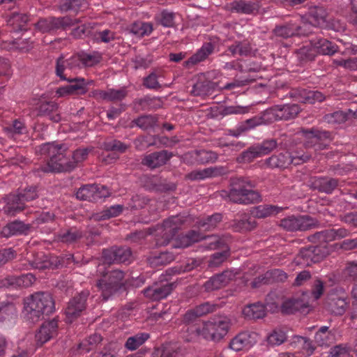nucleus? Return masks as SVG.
<instances>
[{
	"mask_svg": "<svg viewBox=\"0 0 357 357\" xmlns=\"http://www.w3.org/2000/svg\"><path fill=\"white\" fill-rule=\"evenodd\" d=\"M24 314L26 321L36 323L54 312V301L48 292H36L24 299Z\"/></svg>",
	"mask_w": 357,
	"mask_h": 357,
	"instance_id": "1",
	"label": "nucleus"
},
{
	"mask_svg": "<svg viewBox=\"0 0 357 357\" xmlns=\"http://www.w3.org/2000/svg\"><path fill=\"white\" fill-rule=\"evenodd\" d=\"M124 276L122 271L116 269L106 273L98 280L96 286L101 291V296L105 301L116 295L124 288Z\"/></svg>",
	"mask_w": 357,
	"mask_h": 357,
	"instance_id": "2",
	"label": "nucleus"
},
{
	"mask_svg": "<svg viewBox=\"0 0 357 357\" xmlns=\"http://www.w3.org/2000/svg\"><path fill=\"white\" fill-rule=\"evenodd\" d=\"M73 256L68 255L66 256L46 255L43 252L35 254L31 259L28 260V264H25V269H54L67 266L70 264Z\"/></svg>",
	"mask_w": 357,
	"mask_h": 357,
	"instance_id": "3",
	"label": "nucleus"
},
{
	"mask_svg": "<svg viewBox=\"0 0 357 357\" xmlns=\"http://www.w3.org/2000/svg\"><path fill=\"white\" fill-rule=\"evenodd\" d=\"M183 221L178 216H172L163 221L161 225L156 228L157 245H166L176 236L180 229Z\"/></svg>",
	"mask_w": 357,
	"mask_h": 357,
	"instance_id": "4",
	"label": "nucleus"
},
{
	"mask_svg": "<svg viewBox=\"0 0 357 357\" xmlns=\"http://www.w3.org/2000/svg\"><path fill=\"white\" fill-rule=\"evenodd\" d=\"M210 238L209 243L211 249L219 248L224 243L222 238L217 236H204L202 233L195 230H190L185 234L179 236L173 243V248H187L203 239Z\"/></svg>",
	"mask_w": 357,
	"mask_h": 357,
	"instance_id": "5",
	"label": "nucleus"
},
{
	"mask_svg": "<svg viewBox=\"0 0 357 357\" xmlns=\"http://www.w3.org/2000/svg\"><path fill=\"white\" fill-rule=\"evenodd\" d=\"M331 249L327 244H319L303 248L296 256V260L298 264L310 266L323 260L330 253Z\"/></svg>",
	"mask_w": 357,
	"mask_h": 357,
	"instance_id": "6",
	"label": "nucleus"
},
{
	"mask_svg": "<svg viewBox=\"0 0 357 357\" xmlns=\"http://www.w3.org/2000/svg\"><path fill=\"white\" fill-rule=\"evenodd\" d=\"M67 147L62 144H56L55 142H49L43 144L40 147V152L42 155H47L50 159L47 165L42 167L41 169L44 172H48V170H62L66 169L68 166H63L56 163V157L60 153L66 152Z\"/></svg>",
	"mask_w": 357,
	"mask_h": 357,
	"instance_id": "7",
	"label": "nucleus"
},
{
	"mask_svg": "<svg viewBox=\"0 0 357 357\" xmlns=\"http://www.w3.org/2000/svg\"><path fill=\"white\" fill-rule=\"evenodd\" d=\"M319 222L309 215H291L280 220V226L287 231H307L318 226Z\"/></svg>",
	"mask_w": 357,
	"mask_h": 357,
	"instance_id": "8",
	"label": "nucleus"
},
{
	"mask_svg": "<svg viewBox=\"0 0 357 357\" xmlns=\"http://www.w3.org/2000/svg\"><path fill=\"white\" fill-rule=\"evenodd\" d=\"M221 196L233 203L243 205L255 204L261 200V195L255 190H238L229 188V191H222Z\"/></svg>",
	"mask_w": 357,
	"mask_h": 357,
	"instance_id": "9",
	"label": "nucleus"
},
{
	"mask_svg": "<svg viewBox=\"0 0 357 357\" xmlns=\"http://www.w3.org/2000/svg\"><path fill=\"white\" fill-rule=\"evenodd\" d=\"M89 296V291H82L76 294L68 301L65 310L66 320L71 323L79 317L86 308V301Z\"/></svg>",
	"mask_w": 357,
	"mask_h": 357,
	"instance_id": "10",
	"label": "nucleus"
},
{
	"mask_svg": "<svg viewBox=\"0 0 357 357\" xmlns=\"http://www.w3.org/2000/svg\"><path fill=\"white\" fill-rule=\"evenodd\" d=\"M102 257L103 262L107 264H130L132 260L131 249L126 246H113L102 250Z\"/></svg>",
	"mask_w": 357,
	"mask_h": 357,
	"instance_id": "11",
	"label": "nucleus"
},
{
	"mask_svg": "<svg viewBox=\"0 0 357 357\" xmlns=\"http://www.w3.org/2000/svg\"><path fill=\"white\" fill-rule=\"evenodd\" d=\"M66 80L70 84L59 87L56 91L59 97L71 94H85L88 91V86L93 83L92 80H86L82 77H67Z\"/></svg>",
	"mask_w": 357,
	"mask_h": 357,
	"instance_id": "12",
	"label": "nucleus"
},
{
	"mask_svg": "<svg viewBox=\"0 0 357 357\" xmlns=\"http://www.w3.org/2000/svg\"><path fill=\"white\" fill-rule=\"evenodd\" d=\"M81 65V59L79 55H73L65 59L61 55L56 63V74L61 79H67V76L74 70L79 68Z\"/></svg>",
	"mask_w": 357,
	"mask_h": 357,
	"instance_id": "13",
	"label": "nucleus"
},
{
	"mask_svg": "<svg viewBox=\"0 0 357 357\" xmlns=\"http://www.w3.org/2000/svg\"><path fill=\"white\" fill-rule=\"evenodd\" d=\"M234 277L235 274L231 271L226 270L210 278L203 284V289L206 292L220 289L227 286Z\"/></svg>",
	"mask_w": 357,
	"mask_h": 357,
	"instance_id": "14",
	"label": "nucleus"
},
{
	"mask_svg": "<svg viewBox=\"0 0 357 357\" xmlns=\"http://www.w3.org/2000/svg\"><path fill=\"white\" fill-rule=\"evenodd\" d=\"M339 181L328 176L311 177L307 185L312 190H317L321 193L331 194L337 187Z\"/></svg>",
	"mask_w": 357,
	"mask_h": 357,
	"instance_id": "15",
	"label": "nucleus"
},
{
	"mask_svg": "<svg viewBox=\"0 0 357 357\" xmlns=\"http://www.w3.org/2000/svg\"><path fill=\"white\" fill-rule=\"evenodd\" d=\"M309 304L303 296L292 297L283 301L281 305V312L285 314H292L296 312L307 314L309 312Z\"/></svg>",
	"mask_w": 357,
	"mask_h": 357,
	"instance_id": "16",
	"label": "nucleus"
},
{
	"mask_svg": "<svg viewBox=\"0 0 357 357\" xmlns=\"http://www.w3.org/2000/svg\"><path fill=\"white\" fill-rule=\"evenodd\" d=\"M174 154L167 151L162 150L146 155L142 160V165L154 169L165 165Z\"/></svg>",
	"mask_w": 357,
	"mask_h": 357,
	"instance_id": "17",
	"label": "nucleus"
},
{
	"mask_svg": "<svg viewBox=\"0 0 357 357\" xmlns=\"http://www.w3.org/2000/svg\"><path fill=\"white\" fill-rule=\"evenodd\" d=\"M307 24H304L303 26H295L291 23H286L275 26L273 30V33L277 37H280L287 39L295 36L307 35L306 27Z\"/></svg>",
	"mask_w": 357,
	"mask_h": 357,
	"instance_id": "18",
	"label": "nucleus"
},
{
	"mask_svg": "<svg viewBox=\"0 0 357 357\" xmlns=\"http://www.w3.org/2000/svg\"><path fill=\"white\" fill-rule=\"evenodd\" d=\"M347 305L346 298L335 293L328 295L324 303V307L336 316L342 315L346 312Z\"/></svg>",
	"mask_w": 357,
	"mask_h": 357,
	"instance_id": "19",
	"label": "nucleus"
},
{
	"mask_svg": "<svg viewBox=\"0 0 357 357\" xmlns=\"http://www.w3.org/2000/svg\"><path fill=\"white\" fill-rule=\"evenodd\" d=\"M37 116L47 117L50 121L58 123L61 121L59 105L54 101H41L36 107Z\"/></svg>",
	"mask_w": 357,
	"mask_h": 357,
	"instance_id": "20",
	"label": "nucleus"
},
{
	"mask_svg": "<svg viewBox=\"0 0 357 357\" xmlns=\"http://www.w3.org/2000/svg\"><path fill=\"white\" fill-rule=\"evenodd\" d=\"M175 286L174 282L153 284L144 290V295L153 301H159L169 295Z\"/></svg>",
	"mask_w": 357,
	"mask_h": 357,
	"instance_id": "21",
	"label": "nucleus"
},
{
	"mask_svg": "<svg viewBox=\"0 0 357 357\" xmlns=\"http://www.w3.org/2000/svg\"><path fill=\"white\" fill-rule=\"evenodd\" d=\"M58 321L56 319L44 322L36 334L37 344L42 346L57 335Z\"/></svg>",
	"mask_w": 357,
	"mask_h": 357,
	"instance_id": "22",
	"label": "nucleus"
},
{
	"mask_svg": "<svg viewBox=\"0 0 357 357\" xmlns=\"http://www.w3.org/2000/svg\"><path fill=\"white\" fill-rule=\"evenodd\" d=\"M25 207L26 204L18 193L10 194L6 197V205L3 210L7 215L14 216L22 211Z\"/></svg>",
	"mask_w": 357,
	"mask_h": 357,
	"instance_id": "23",
	"label": "nucleus"
},
{
	"mask_svg": "<svg viewBox=\"0 0 357 357\" xmlns=\"http://www.w3.org/2000/svg\"><path fill=\"white\" fill-rule=\"evenodd\" d=\"M30 228V225L24 224L20 220H15L4 226L1 234L3 237L8 238L15 235L26 234Z\"/></svg>",
	"mask_w": 357,
	"mask_h": 357,
	"instance_id": "24",
	"label": "nucleus"
},
{
	"mask_svg": "<svg viewBox=\"0 0 357 357\" xmlns=\"http://www.w3.org/2000/svg\"><path fill=\"white\" fill-rule=\"evenodd\" d=\"M215 322H213V318L207 321H204L202 324V337L214 342H218L225 337V329L224 327L219 330V333H216L214 330Z\"/></svg>",
	"mask_w": 357,
	"mask_h": 357,
	"instance_id": "25",
	"label": "nucleus"
},
{
	"mask_svg": "<svg viewBox=\"0 0 357 357\" xmlns=\"http://www.w3.org/2000/svg\"><path fill=\"white\" fill-rule=\"evenodd\" d=\"M290 153L284 152L272 155L265 160V165L271 169H284L291 165Z\"/></svg>",
	"mask_w": 357,
	"mask_h": 357,
	"instance_id": "26",
	"label": "nucleus"
},
{
	"mask_svg": "<svg viewBox=\"0 0 357 357\" xmlns=\"http://www.w3.org/2000/svg\"><path fill=\"white\" fill-rule=\"evenodd\" d=\"M328 13L324 6H316L310 7L308 11L310 24L314 26H321L326 22Z\"/></svg>",
	"mask_w": 357,
	"mask_h": 357,
	"instance_id": "27",
	"label": "nucleus"
},
{
	"mask_svg": "<svg viewBox=\"0 0 357 357\" xmlns=\"http://www.w3.org/2000/svg\"><path fill=\"white\" fill-rule=\"evenodd\" d=\"M231 11L241 14L250 15L259 10V5L255 2L244 0L234 1L230 4Z\"/></svg>",
	"mask_w": 357,
	"mask_h": 357,
	"instance_id": "28",
	"label": "nucleus"
},
{
	"mask_svg": "<svg viewBox=\"0 0 357 357\" xmlns=\"http://www.w3.org/2000/svg\"><path fill=\"white\" fill-rule=\"evenodd\" d=\"M214 45L211 43H206L202 47L185 62V66L194 65L205 60L214 51Z\"/></svg>",
	"mask_w": 357,
	"mask_h": 357,
	"instance_id": "29",
	"label": "nucleus"
},
{
	"mask_svg": "<svg viewBox=\"0 0 357 357\" xmlns=\"http://www.w3.org/2000/svg\"><path fill=\"white\" fill-rule=\"evenodd\" d=\"M243 314L248 319H262L266 315V307L260 303H255L246 305L243 310Z\"/></svg>",
	"mask_w": 357,
	"mask_h": 357,
	"instance_id": "30",
	"label": "nucleus"
},
{
	"mask_svg": "<svg viewBox=\"0 0 357 357\" xmlns=\"http://www.w3.org/2000/svg\"><path fill=\"white\" fill-rule=\"evenodd\" d=\"M182 338L185 342H194L202 337V324L184 325L181 330Z\"/></svg>",
	"mask_w": 357,
	"mask_h": 357,
	"instance_id": "31",
	"label": "nucleus"
},
{
	"mask_svg": "<svg viewBox=\"0 0 357 357\" xmlns=\"http://www.w3.org/2000/svg\"><path fill=\"white\" fill-rule=\"evenodd\" d=\"M158 118L153 115H142L130 122V127L137 126L143 130H147L155 127Z\"/></svg>",
	"mask_w": 357,
	"mask_h": 357,
	"instance_id": "32",
	"label": "nucleus"
},
{
	"mask_svg": "<svg viewBox=\"0 0 357 357\" xmlns=\"http://www.w3.org/2000/svg\"><path fill=\"white\" fill-rule=\"evenodd\" d=\"M280 120H289L294 119L301 111V107L297 104H286L283 105H277Z\"/></svg>",
	"mask_w": 357,
	"mask_h": 357,
	"instance_id": "33",
	"label": "nucleus"
},
{
	"mask_svg": "<svg viewBox=\"0 0 357 357\" xmlns=\"http://www.w3.org/2000/svg\"><path fill=\"white\" fill-rule=\"evenodd\" d=\"M96 94L99 98L107 101H120L125 98L128 92L125 88L116 90L114 89H109L105 91H98Z\"/></svg>",
	"mask_w": 357,
	"mask_h": 357,
	"instance_id": "34",
	"label": "nucleus"
},
{
	"mask_svg": "<svg viewBox=\"0 0 357 357\" xmlns=\"http://www.w3.org/2000/svg\"><path fill=\"white\" fill-rule=\"evenodd\" d=\"M175 259V255L172 252H162L158 255L150 256L147 258L148 263L151 267L165 266Z\"/></svg>",
	"mask_w": 357,
	"mask_h": 357,
	"instance_id": "35",
	"label": "nucleus"
},
{
	"mask_svg": "<svg viewBox=\"0 0 357 357\" xmlns=\"http://www.w3.org/2000/svg\"><path fill=\"white\" fill-rule=\"evenodd\" d=\"M312 43L314 46L317 53L318 52L322 54L332 55L337 51V46L325 38L314 40Z\"/></svg>",
	"mask_w": 357,
	"mask_h": 357,
	"instance_id": "36",
	"label": "nucleus"
},
{
	"mask_svg": "<svg viewBox=\"0 0 357 357\" xmlns=\"http://www.w3.org/2000/svg\"><path fill=\"white\" fill-rule=\"evenodd\" d=\"M282 208L273 205H260L254 207L251 213L257 218H265L276 215L282 211Z\"/></svg>",
	"mask_w": 357,
	"mask_h": 357,
	"instance_id": "37",
	"label": "nucleus"
},
{
	"mask_svg": "<svg viewBox=\"0 0 357 357\" xmlns=\"http://www.w3.org/2000/svg\"><path fill=\"white\" fill-rule=\"evenodd\" d=\"M251 335L248 333H241L234 337L230 342L229 347L231 349L238 351L245 348H249L251 345Z\"/></svg>",
	"mask_w": 357,
	"mask_h": 357,
	"instance_id": "38",
	"label": "nucleus"
},
{
	"mask_svg": "<svg viewBox=\"0 0 357 357\" xmlns=\"http://www.w3.org/2000/svg\"><path fill=\"white\" fill-rule=\"evenodd\" d=\"M81 22L79 19H73L66 15L63 17H52L53 31L59 29L66 30L67 28Z\"/></svg>",
	"mask_w": 357,
	"mask_h": 357,
	"instance_id": "39",
	"label": "nucleus"
},
{
	"mask_svg": "<svg viewBox=\"0 0 357 357\" xmlns=\"http://www.w3.org/2000/svg\"><path fill=\"white\" fill-rule=\"evenodd\" d=\"M123 206L118 204L112 206L102 210L100 213H97L93 215V218L95 220L100 221L107 220L111 218L116 217L121 214L123 211Z\"/></svg>",
	"mask_w": 357,
	"mask_h": 357,
	"instance_id": "40",
	"label": "nucleus"
},
{
	"mask_svg": "<svg viewBox=\"0 0 357 357\" xmlns=\"http://www.w3.org/2000/svg\"><path fill=\"white\" fill-rule=\"evenodd\" d=\"M149 337L150 335L147 333H137L127 339L125 347L130 351H134L142 345Z\"/></svg>",
	"mask_w": 357,
	"mask_h": 357,
	"instance_id": "41",
	"label": "nucleus"
},
{
	"mask_svg": "<svg viewBox=\"0 0 357 357\" xmlns=\"http://www.w3.org/2000/svg\"><path fill=\"white\" fill-rule=\"evenodd\" d=\"M222 218V216L221 213H215L212 215L208 216L206 218L200 220L197 222L198 227L204 231L213 230L221 222Z\"/></svg>",
	"mask_w": 357,
	"mask_h": 357,
	"instance_id": "42",
	"label": "nucleus"
},
{
	"mask_svg": "<svg viewBox=\"0 0 357 357\" xmlns=\"http://www.w3.org/2000/svg\"><path fill=\"white\" fill-rule=\"evenodd\" d=\"M213 89V83L208 81H197L192 86L191 93L195 96H204L208 95Z\"/></svg>",
	"mask_w": 357,
	"mask_h": 357,
	"instance_id": "43",
	"label": "nucleus"
},
{
	"mask_svg": "<svg viewBox=\"0 0 357 357\" xmlns=\"http://www.w3.org/2000/svg\"><path fill=\"white\" fill-rule=\"evenodd\" d=\"M29 21V17L26 14L13 13L7 20L8 24L13 26L16 31L25 29L24 26Z\"/></svg>",
	"mask_w": 357,
	"mask_h": 357,
	"instance_id": "44",
	"label": "nucleus"
},
{
	"mask_svg": "<svg viewBox=\"0 0 357 357\" xmlns=\"http://www.w3.org/2000/svg\"><path fill=\"white\" fill-rule=\"evenodd\" d=\"M255 186V182L246 177H232L229 181V188L234 189L253 190Z\"/></svg>",
	"mask_w": 357,
	"mask_h": 357,
	"instance_id": "45",
	"label": "nucleus"
},
{
	"mask_svg": "<svg viewBox=\"0 0 357 357\" xmlns=\"http://www.w3.org/2000/svg\"><path fill=\"white\" fill-rule=\"evenodd\" d=\"M223 244L220 248H225L222 252H217L211 256L208 261L209 267H218L222 264L229 256V248L226 245L225 241L222 238Z\"/></svg>",
	"mask_w": 357,
	"mask_h": 357,
	"instance_id": "46",
	"label": "nucleus"
},
{
	"mask_svg": "<svg viewBox=\"0 0 357 357\" xmlns=\"http://www.w3.org/2000/svg\"><path fill=\"white\" fill-rule=\"evenodd\" d=\"M174 13L163 10L155 15V20L157 24L170 28L174 26Z\"/></svg>",
	"mask_w": 357,
	"mask_h": 357,
	"instance_id": "47",
	"label": "nucleus"
},
{
	"mask_svg": "<svg viewBox=\"0 0 357 357\" xmlns=\"http://www.w3.org/2000/svg\"><path fill=\"white\" fill-rule=\"evenodd\" d=\"M101 148L107 151L123 153L129 148V145L117 139H111L104 142L101 145Z\"/></svg>",
	"mask_w": 357,
	"mask_h": 357,
	"instance_id": "48",
	"label": "nucleus"
},
{
	"mask_svg": "<svg viewBox=\"0 0 357 357\" xmlns=\"http://www.w3.org/2000/svg\"><path fill=\"white\" fill-rule=\"evenodd\" d=\"M278 143L275 139L264 140L261 144L255 145L259 156L267 155L278 147Z\"/></svg>",
	"mask_w": 357,
	"mask_h": 357,
	"instance_id": "49",
	"label": "nucleus"
},
{
	"mask_svg": "<svg viewBox=\"0 0 357 357\" xmlns=\"http://www.w3.org/2000/svg\"><path fill=\"white\" fill-rule=\"evenodd\" d=\"M296 54L298 59L301 62L305 63L314 60L317 51L314 45L313 47L303 46L296 50Z\"/></svg>",
	"mask_w": 357,
	"mask_h": 357,
	"instance_id": "50",
	"label": "nucleus"
},
{
	"mask_svg": "<svg viewBox=\"0 0 357 357\" xmlns=\"http://www.w3.org/2000/svg\"><path fill=\"white\" fill-rule=\"evenodd\" d=\"M350 114L342 111H337L333 113L326 114L324 117V121L328 123L336 125L341 124L348 120V115Z\"/></svg>",
	"mask_w": 357,
	"mask_h": 357,
	"instance_id": "51",
	"label": "nucleus"
},
{
	"mask_svg": "<svg viewBox=\"0 0 357 357\" xmlns=\"http://www.w3.org/2000/svg\"><path fill=\"white\" fill-rule=\"evenodd\" d=\"M195 154L196 160L201 164L215 162L218 158V153L212 151L199 150Z\"/></svg>",
	"mask_w": 357,
	"mask_h": 357,
	"instance_id": "52",
	"label": "nucleus"
},
{
	"mask_svg": "<svg viewBox=\"0 0 357 357\" xmlns=\"http://www.w3.org/2000/svg\"><path fill=\"white\" fill-rule=\"evenodd\" d=\"M135 104L140 106L141 109L143 110L156 109L160 107L159 98H151L149 96H145L143 98L135 100Z\"/></svg>",
	"mask_w": 357,
	"mask_h": 357,
	"instance_id": "53",
	"label": "nucleus"
},
{
	"mask_svg": "<svg viewBox=\"0 0 357 357\" xmlns=\"http://www.w3.org/2000/svg\"><path fill=\"white\" fill-rule=\"evenodd\" d=\"M102 341V337L100 335L93 334L90 335L87 339L83 340L79 344V349L85 351V352H89L92 350L98 344H99Z\"/></svg>",
	"mask_w": 357,
	"mask_h": 357,
	"instance_id": "54",
	"label": "nucleus"
},
{
	"mask_svg": "<svg viewBox=\"0 0 357 357\" xmlns=\"http://www.w3.org/2000/svg\"><path fill=\"white\" fill-rule=\"evenodd\" d=\"M82 237V232L75 228H71L65 231H62L59 234V239L61 241L68 243H73Z\"/></svg>",
	"mask_w": 357,
	"mask_h": 357,
	"instance_id": "55",
	"label": "nucleus"
},
{
	"mask_svg": "<svg viewBox=\"0 0 357 357\" xmlns=\"http://www.w3.org/2000/svg\"><path fill=\"white\" fill-rule=\"evenodd\" d=\"M264 124H269L280 121L277 105L270 107L260 114Z\"/></svg>",
	"mask_w": 357,
	"mask_h": 357,
	"instance_id": "56",
	"label": "nucleus"
},
{
	"mask_svg": "<svg viewBox=\"0 0 357 357\" xmlns=\"http://www.w3.org/2000/svg\"><path fill=\"white\" fill-rule=\"evenodd\" d=\"M94 187L93 184L86 185L79 188L76 193L77 199L89 202H94Z\"/></svg>",
	"mask_w": 357,
	"mask_h": 357,
	"instance_id": "57",
	"label": "nucleus"
},
{
	"mask_svg": "<svg viewBox=\"0 0 357 357\" xmlns=\"http://www.w3.org/2000/svg\"><path fill=\"white\" fill-rule=\"evenodd\" d=\"M260 157L259 152L257 151L255 146H252L246 151H243L241 155L237 158V161L239 163H249L251 162L255 158Z\"/></svg>",
	"mask_w": 357,
	"mask_h": 357,
	"instance_id": "58",
	"label": "nucleus"
},
{
	"mask_svg": "<svg viewBox=\"0 0 357 357\" xmlns=\"http://www.w3.org/2000/svg\"><path fill=\"white\" fill-rule=\"evenodd\" d=\"M150 199L145 196L141 195H135L132 197L128 207L131 210H139L144 208L149 202Z\"/></svg>",
	"mask_w": 357,
	"mask_h": 357,
	"instance_id": "59",
	"label": "nucleus"
},
{
	"mask_svg": "<svg viewBox=\"0 0 357 357\" xmlns=\"http://www.w3.org/2000/svg\"><path fill=\"white\" fill-rule=\"evenodd\" d=\"M218 307V305L217 304L211 303L210 302H205L195 306L194 308L199 317H201L215 312Z\"/></svg>",
	"mask_w": 357,
	"mask_h": 357,
	"instance_id": "60",
	"label": "nucleus"
},
{
	"mask_svg": "<svg viewBox=\"0 0 357 357\" xmlns=\"http://www.w3.org/2000/svg\"><path fill=\"white\" fill-rule=\"evenodd\" d=\"M213 322H215V326L214 328L215 331L219 333L220 332L218 329H220V327H224L225 336L231 326V319L227 316L220 315L213 317Z\"/></svg>",
	"mask_w": 357,
	"mask_h": 357,
	"instance_id": "61",
	"label": "nucleus"
},
{
	"mask_svg": "<svg viewBox=\"0 0 357 357\" xmlns=\"http://www.w3.org/2000/svg\"><path fill=\"white\" fill-rule=\"evenodd\" d=\"M303 93L305 96V103L314 104L317 102H321L326 98L325 96L318 91L307 90V91Z\"/></svg>",
	"mask_w": 357,
	"mask_h": 357,
	"instance_id": "62",
	"label": "nucleus"
},
{
	"mask_svg": "<svg viewBox=\"0 0 357 357\" xmlns=\"http://www.w3.org/2000/svg\"><path fill=\"white\" fill-rule=\"evenodd\" d=\"M287 339L286 334L282 331H274L267 337L268 344L272 346L280 345Z\"/></svg>",
	"mask_w": 357,
	"mask_h": 357,
	"instance_id": "63",
	"label": "nucleus"
},
{
	"mask_svg": "<svg viewBox=\"0 0 357 357\" xmlns=\"http://www.w3.org/2000/svg\"><path fill=\"white\" fill-rule=\"evenodd\" d=\"M143 85L150 89L158 90L161 88V84L158 81V76L154 72L144 78Z\"/></svg>",
	"mask_w": 357,
	"mask_h": 357,
	"instance_id": "64",
	"label": "nucleus"
}]
</instances>
